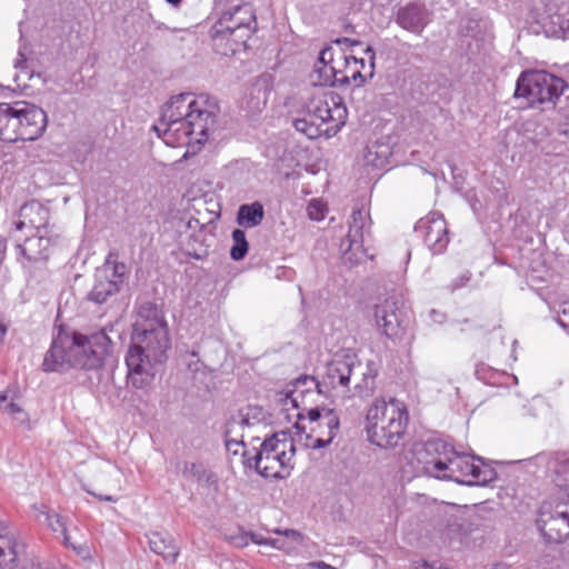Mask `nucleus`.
<instances>
[{"instance_id": "nucleus-1", "label": "nucleus", "mask_w": 569, "mask_h": 569, "mask_svg": "<svg viewBox=\"0 0 569 569\" xmlns=\"http://www.w3.org/2000/svg\"><path fill=\"white\" fill-rule=\"evenodd\" d=\"M169 327L156 306L143 308L133 326L131 345L126 356L128 383L142 389L153 380L152 363L162 362L170 349Z\"/></svg>"}, {"instance_id": "nucleus-2", "label": "nucleus", "mask_w": 569, "mask_h": 569, "mask_svg": "<svg viewBox=\"0 0 569 569\" xmlns=\"http://www.w3.org/2000/svg\"><path fill=\"white\" fill-rule=\"evenodd\" d=\"M211 122L213 114L204 107V101L180 94L167 103L154 130L167 146L179 148L204 143Z\"/></svg>"}, {"instance_id": "nucleus-3", "label": "nucleus", "mask_w": 569, "mask_h": 569, "mask_svg": "<svg viewBox=\"0 0 569 569\" xmlns=\"http://www.w3.org/2000/svg\"><path fill=\"white\" fill-rule=\"evenodd\" d=\"M369 62L349 56L341 48L327 47L320 51L311 73L313 86L353 84L361 87L373 77L375 53L367 48Z\"/></svg>"}, {"instance_id": "nucleus-4", "label": "nucleus", "mask_w": 569, "mask_h": 569, "mask_svg": "<svg viewBox=\"0 0 569 569\" xmlns=\"http://www.w3.org/2000/svg\"><path fill=\"white\" fill-rule=\"evenodd\" d=\"M306 103V112L309 119H297L293 126L297 131L309 139L321 136H335L346 123L348 110L342 97L329 86H315Z\"/></svg>"}, {"instance_id": "nucleus-5", "label": "nucleus", "mask_w": 569, "mask_h": 569, "mask_svg": "<svg viewBox=\"0 0 569 569\" xmlns=\"http://www.w3.org/2000/svg\"><path fill=\"white\" fill-rule=\"evenodd\" d=\"M409 410L396 398H377L365 416V431L370 443L380 448H393L405 438Z\"/></svg>"}, {"instance_id": "nucleus-6", "label": "nucleus", "mask_w": 569, "mask_h": 569, "mask_svg": "<svg viewBox=\"0 0 569 569\" xmlns=\"http://www.w3.org/2000/svg\"><path fill=\"white\" fill-rule=\"evenodd\" d=\"M439 446L442 452L427 462V470L435 477L451 479L468 486H486L496 480L495 469L483 461L458 453L445 443L437 445L436 450H439Z\"/></svg>"}, {"instance_id": "nucleus-7", "label": "nucleus", "mask_w": 569, "mask_h": 569, "mask_svg": "<svg viewBox=\"0 0 569 569\" xmlns=\"http://www.w3.org/2000/svg\"><path fill=\"white\" fill-rule=\"evenodd\" d=\"M47 127L46 112L28 102L0 103V140L33 141Z\"/></svg>"}, {"instance_id": "nucleus-8", "label": "nucleus", "mask_w": 569, "mask_h": 569, "mask_svg": "<svg viewBox=\"0 0 569 569\" xmlns=\"http://www.w3.org/2000/svg\"><path fill=\"white\" fill-rule=\"evenodd\" d=\"M297 412L296 440L308 449L328 446L339 431V417L332 409L307 408L299 399Z\"/></svg>"}, {"instance_id": "nucleus-9", "label": "nucleus", "mask_w": 569, "mask_h": 569, "mask_svg": "<svg viewBox=\"0 0 569 569\" xmlns=\"http://www.w3.org/2000/svg\"><path fill=\"white\" fill-rule=\"evenodd\" d=\"M257 20L250 4L243 3L224 11L214 26V40L226 46L224 54L247 48L256 31Z\"/></svg>"}, {"instance_id": "nucleus-10", "label": "nucleus", "mask_w": 569, "mask_h": 569, "mask_svg": "<svg viewBox=\"0 0 569 569\" xmlns=\"http://www.w3.org/2000/svg\"><path fill=\"white\" fill-rule=\"evenodd\" d=\"M295 441L287 432L266 439L256 455V470L264 478H287L295 467Z\"/></svg>"}, {"instance_id": "nucleus-11", "label": "nucleus", "mask_w": 569, "mask_h": 569, "mask_svg": "<svg viewBox=\"0 0 569 569\" xmlns=\"http://www.w3.org/2000/svg\"><path fill=\"white\" fill-rule=\"evenodd\" d=\"M352 365L346 360H333L327 365L321 380L316 382L313 378L298 379L289 399L293 407L299 408V399L303 402L307 396H313L315 391L302 389L303 386H313L318 393L327 397H346L350 391Z\"/></svg>"}, {"instance_id": "nucleus-12", "label": "nucleus", "mask_w": 569, "mask_h": 569, "mask_svg": "<svg viewBox=\"0 0 569 569\" xmlns=\"http://www.w3.org/2000/svg\"><path fill=\"white\" fill-rule=\"evenodd\" d=\"M566 82L543 70L522 71L517 79L515 97L526 98L530 106L556 103L563 93Z\"/></svg>"}, {"instance_id": "nucleus-13", "label": "nucleus", "mask_w": 569, "mask_h": 569, "mask_svg": "<svg viewBox=\"0 0 569 569\" xmlns=\"http://www.w3.org/2000/svg\"><path fill=\"white\" fill-rule=\"evenodd\" d=\"M109 342L110 339L104 331L93 332L89 336L79 332L68 335L71 366L83 369L100 367Z\"/></svg>"}, {"instance_id": "nucleus-14", "label": "nucleus", "mask_w": 569, "mask_h": 569, "mask_svg": "<svg viewBox=\"0 0 569 569\" xmlns=\"http://www.w3.org/2000/svg\"><path fill=\"white\" fill-rule=\"evenodd\" d=\"M547 543H562L569 538V500H558L555 506L545 501L536 520Z\"/></svg>"}, {"instance_id": "nucleus-15", "label": "nucleus", "mask_w": 569, "mask_h": 569, "mask_svg": "<svg viewBox=\"0 0 569 569\" xmlns=\"http://www.w3.org/2000/svg\"><path fill=\"white\" fill-rule=\"evenodd\" d=\"M36 512V518L46 523L53 532H61L63 536V542L68 548H71L74 553L83 561H93L96 549L92 543L89 542L87 535H80L74 537L68 532L67 519L58 512H51L47 509L44 503H34L32 506Z\"/></svg>"}, {"instance_id": "nucleus-16", "label": "nucleus", "mask_w": 569, "mask_h": 569, "mask_svg": "<svg viewBox=\"0 0 569 569\" xmlns=\"http://www.w3.org/2000/svg\"><path fill=\"white\" fill-rule=\"evenodd\" d=\"M126 266L117 261V254L109 253L102 269L96 273L94 284L89 292V300L103 303L107 299L117 293L123 282Z\"/></svg>"}, {"instance_id": "nucleus-17", "label": "nucleus", "mask_w": 569, "mask_h": 569, "mask_svg": "<svg viewBox=\"0 0 569 569\" xmlns=\"http://www.w3.org/2000/svg\"><path fill=\"white\" fill-rule=\"evenodd\" d=\"M416 231L425 244L436 254L442 253L449 243L447 221L440 212H429L421 218Z\"/></svg>"}, {"instance_id": "nucleus-18", "label": "nucleus", "mask_w": 569, "mask_h": 569, "mask_svg": "<svg viewBox=\"0 0 569 569\" xmlns=\"http://www.w3.org/2000/svg\"><path fill=\"white\" fill-rule=\"evenodd\" d=\"M49 221V210L39 201L31 200L24 203L14 220L18 231L28 230L29 232L46 228Z\"/></svg>"}, {"instance_id": "nucleus-19", "label": "nucleus", "mask_w": 569, "mask_h": 569, "mask_svg": "<svg viewBox=\"0 0 569 569\" xmlns=\"http://www.w3.org/2000/svg\"><path fill=\"white\" fill-rule=\"evenodd\" d=\"M398 307L395 300L385 299L375 307V317L378 327L388 338L395 339L401 336L402 327L398 317Z\"/></svg>"}, {"instance_id": "nucleus-20", "label": "nucleus", "mask_w": 569, "mask_h": 569, "mask_svg": "<svg viewBox=\"0 0 569 569\" xmlns=\"http://www.w3.org/2000/svg\"><path fill=\"white\" fill-rule=\"evenodd\" d=\"M22 548L17 531L0 519V569H12V562L19 560Z\"/></svg>"}, {"instance_id": "nucleus-21", "label": "nucleus", "mask_w": 569, "mask_h": 569, "mask_svg": "<svg viewBox=\"0 0 569 569\" xmlns=\"http://www.w3.org/2000/svg\"><path fill=\"white\" fill-rule=\"evenodd\" d=\"M67 366H71L68 335L59 333L43 359L42 369L47 372L60 371Z\"/></svg>"}, {"instance_id": "nucleus-22", "label": "nucleus", "mask_w": 569, "mask_h": 569, "mask_svg": "<svg viewBox=\"0 0 569 569\" xmlns=\"http://www.w3.org/2000/svg\"><path fill=\"white\" fill-rule=\"evenodd\" d=\"M397 21L403 29L420 33L428 24L427 11L419 4H408L399 10Z\"/></svg>"}, {"instance_id": "nucleus-23", "label": "nucleus", "mask_w": 569, "mask_h": 569, "mask_svg": "<svg viewBox=\"0 0 569 569\" xmlns=\"http://www.w3.org/2000/svg\"><path fill=\"white\" fill-rule=\"evenodd\" d=\"M150 549L161 556L168 562H174L178 555L179 548L171 539V537L160 533L152 532L148 536Z\"/></svg>"}, {"instance_id": "nucleus-24", "label": "nucleus", "mask_w": 569, "mask_h": 569, "mask_svg": "<svg viewBox=\"0 0 569 569\" xmlns=\"http://www.w3.org/2000/svg\"><path fill=\"white\" fill-rule=\"evenodd\" d=\"M264 217L263 207L260 202L242 204L237 214V222L243 228H253L259 226Z\"/></svg>"}, {"instance_id": "nucleus-25", "label": "nucleus", "mask_w": 569, "mask_h": 569, "mask_svg": "<svg viewBox=\"0 0 569 569\" xmlns=\"http://www.w3.org/2000/svg\"><path fill=\"white\" fill-rule=\"evenodd\" d=\"M192 471L197 476L198 486L204 490L206 495H217L219 492V481L216 473L194 465Z\"/></svg>"}, {"instance_id": "nucleus-26", "label": "nucleus", "mask_w": 569, "mask_h": 569, "mask_svg": "<svg viewBox=\"0 0 569 569\" xmlns=\"http://www.w3.org/2000/svg\"><path fill=\"white\" fill-rule=\"evenodd\" d=\"M232 242L233 244L230 249V257L236 261L242 260L249 249L244 231L241 229H234L232 231Z\"/></svg>"}, {"instance_id": "nucleus-27", "label": "nucleus", "mask_w": 569, "mask_h": 569, "mask_svg": "<svg viewBox=\"0 0 569 569\" xmlns=\"http://www.w3.org/2000/svg\"><path fill=\"white\" fill-rule=\"evenodd\" d=\"M328 207L321 199H312L307 207V214L309 219L315 221H321L326 218Z\"/></svg>"}, {"instance_id": "nucleus-28", "label": "nucleus", "mask_w": 569, "mask_h": 569, "mask_svg": "<svg viewBox=\"0 0 569 569\" xmlns=\"http://www.w3.org/2000/svg\"><path fill=\"white\" fill-rule=\"evenodd\" d=\"M350 487V481L343 477L332 480L331 488L337 495H348Z\"/></svg>"}, {"instance_id": "nucleus-29", "label": "nucleus", "mask_w": 569, "mask_h": 569, "mask_svg": "<svg viewBox=\"0 0 569 569\" xmlns=\"http://www.w3.org/2000/svg\"><path fill=\"white\" fill-rule=\"evenodd\" d=\"M533 560L538 566L547 567L552 563L553 557L549 552V550L542 549L541 551H536Z\"/></svg>"}, {"instance_id": "nucleus-30", "label": "nucleus", "mask_w": 569, "mask_h": 569, "mask_svg": "<svg viewBox=\"0 0 569 569\" xmlns=\"http://www.w3.org/2000/svg\"><path fill=\"white\" fill-rule=\"evenodd\" d=\"M250 540L256 543V545H260V546H271V547H274V548H279L277 546V540H273V539H268V538H264L260 535H257V533H250Z\"/></svg>"}, {"instance_id": "nucleus-31", "label": "nucleus", "mask_w": 569, "mask_h": 569, "mask_svg": "<svg viewBox=\"0 0 569 569\" xmlns=\"http://www.w3.org/2000/svg\"><path fill=\"white\" fill-rule=\"evenodd\" d=\"M231 540L236 547L243 548L249 543L250 533H241L239 536L232 537Z\"/></svg>"}, {"instance_id": "nucleus-32", "label": "nucleus", "mask_w": 569, "mask_h": 569, "mask_svg": "<svg viewBox=\"0 0 569 569\" xmlns=\"http://www.w3.org/2000/svg\"><path fill=\"white\" fill-rule=\"evenodd\" d=\"M274 533H278V535H283L286 537H289V538H292L297 541H301L302 540V535L295 530V529H286V530H280V529H276L273 530Z\"/></svg>"}, {"instance_id": "nucleus-33", "label": "nucleus", "mask_w": 569, "mask_h": 569, "mask_svg": "<svg viewBox=\"0 0 569 569\" xmlns=\"http://www.w3.org/2000/svg\"><path fill=\"white\" fill-rule=\"evenodd\" d=\"M38 241L40 243L44 242L43 249L39 252V257L42 258V259H48V257H49L48 249H49V246H50V239L46 238L43 236H39L38 237Z\"/></svg>"}, {"instance_id": "nucleus-34", "label": "nucleus", "mask_w": 569, "mask_h": 569, "mask_svg": "<svg viewBox=\"0 0 569 569\" xmlns=\"http://www.w3.org/2000/svg\"><path fill=\"white\" fill-rule=\"evenodd\" d=\"M308 566L312 569H338V568H336L329 563H326L323 561L310 562Z\"/></svg>"}, {"instance_id": "nucleus-35", "label": "nucleus", "mask_w": 569, "mask_h": 569, "mask_svg": "<svg viewBox=\"0 0 569 569\" xmlns=\"http://www.w3.org/2000/svg\"><path fill=\"white\" fill-rule=\"evenodd\" d=\"M8 411L11 413V415H16V413H20L22 411V409L20 408L19 405L14 403V402H11L9 403L8 406Z\"/></svg>"}, {"instance_id": "nucleus-36", "label": "nucleus", "mask_w": 569, "mask_h": 569, "mask_svg": "<svg viewBox=\"0 0 569 569\" xmlns=\"http://www.w3.org/2000/svg\"><path fill=\"white\" fill-rule=\"evenodd\" d=\"M69 533H72L74 537H80V535H86L78 526H74L71 530H68Z\"/></svg>"}, {"instance_id": "nucleus-37", "label": "nucleus", "mask_w": 569, "mask_h": 569, "mask_svg": "<svg viewBox=\"0 0 569 569\" xmlns=\"http://www.w3.org/2000/svg\"><path fill=\"white\" fill-rule=\"evenodd\" d=\"M7 335V326L0 320V341L4 339Z\"/></svg>"}, {"instance_id": "nucleus-38", "label": "nucleus", "mask_w": 569, "mask_h": 569, "mask_svg": "<svg viewBox=\"0 0 569 569\" xmlns=\"http://www.w3.org/2000/svg\"><path fill=\"white\" fill-rule=\"evenodd\" d=\"M490 569H511V567L508 563L499 562L493 565Z\"/></svg>"}, {"instance_id": "nucleus-39", "label": "nucleus", "mask_w": 569, "mask_h": 569, "mask_svg": "<svg viewBox=\"0 0 569 569\" xmlns=\"http://www.w3.org/2000/svg\"><path fill=\"white\" fill-rule=\"evenodd\" d=\"M169 3L178 4L181 0H167Z\"/></svg>"}, {"instance_id": "nucleus-40", "label": "nucleus", "mask_w": 569, "mask_h": 569, "mask_svg": "<svg viewBox=\"0 0 569 569\" xmlns=\"http://www.w3.org/2000/svg\"><path fill=\"white\" fill-rule=\"evenodd\" d=\"M6 399H7V397L4 395H0V402L4 401Z\"/></svg>"}, {"instance_id": "nucleus-41", "label": "nucleus", "mask_w": 569, "mask_h": 569, "mask_svg": "<svg viewBox=\"0 0 569 569\" xmlns=\"http://www.w3.org/2000/svg\"><path fill=\"white\" fill-rule=\"evenodd\" d=\"M439 569H447V568L440 567Z\"/></svg>"}]
</instances>
